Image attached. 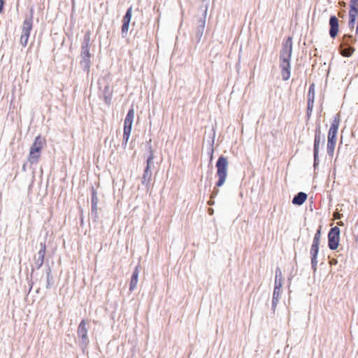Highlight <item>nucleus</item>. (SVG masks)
<instances>
[{"mask_svg": "<svg viewBox=\"0 0 358 358\" xmlns=\"http://www.w3.org/2000/svg\"><path fill=\"white\" fill-rule=\"evenodd\" d=\"M292 53V37L289 36L282 43L280 50V59L281 75L283 80H287L290 78L291 65L290 60Z\"/></svg>", "mask_w": 358, "mask_h": 358, "instance_id": "1", "label": "nucleus"}, {"mask_svg": "<svg viewBox=\"0 0 358 358\" xmlns=\"http://www.w3.org/2000/svg\"><path fill=\"white\" fill-rule=\"evenodd\" d=\"M340 115L336 114L334 117L333 122L328 132L327 152L330 157H332L334 152L335 145L336 143V136L340 124Z\"/></svg>", "mask_w": 358, "mask_h": 358, "instance_id": "2", "label": "nucleus"}, {"mask_svg": "<svg viewBox=\"0 0 358 358\" xmlns=\"http://www.w3.org/2000/svg\"><path fill=\"white\" fill-rule=\"evenodd\" d=\"M147 149L149 152V155L147 158L146 161V166L144 169L143 176L141 178V183L143 185H144L146 189L148 190L150 187V182L152 179V171H151V166L154 164V152L152 148V145L150 142L147 143Z\"/></svg>", "mask_w": 358, "mask_h": 358, "instance_id": "3", "label": "nucleus"}, {"mask_svg": "<svg viewBox=\"0 0 358 358\" xmlns=\"http://www.w3.org/2000/svg\"><path fill=\"white\" fill-rule=\"evenodd\" d=\"M45 143L44 138L40 135L35 138V140L31 145L27 160L31 164H36L38 163L41 155L43 145Z\"/></svg>", "mask_w": 358, "mask_h": 358, "instance_id": "4", "label": "nucleus"}, {"mask_svg": "<svg viewBox=\"0 0 358 358\" xmlns=\"http://www.w3.org/2000/svg\"><path fill=\"white\" fill-rule=\"evenodd\" d=\"M90 31H87L85 34L84 42L82 45L81 57L80 64L83 71L90 73Z\"/></svg>", "mask_w": 358, "mask_h": 358, "instance_id": "5", "label": "nucleus"}, {"mask_svg": "<svg viewBox=\"0 0 358 358\" xmlns=\"http://www.w3.org/2000/svg\"><path fill=\"white\" fill-rule=\"evenodd\" d=\"M227 159L224 156H220L216 162L217 175L219 178L216 182V187H219L224 185L227 176Z\"/></svg>", "mask_w": 358, "mask_h": 358, "instance_id": "6", "label": "nucleus"}, {"mask_svg": "<svg viewBox=\"0 0 358 358\" xmlns=\"http://www.w3.org/2000/svg\"><path fill=\"white\" fill-rule=\"evenodd\" d=\"M324 143V136L322 135L321 129H320V124H318V125L315 129L314 145H313V157H314L313 166H314L315 169L317 167V166L319 164V147H320V145L321 143L323 144Z\"/></svg>", "mask_w": 358, "mask_h": 358, "instance_id": "7", "label": "nucleus"}, {"mask_svg": "<svg viewBox=\"0 0 358 358\" xmlns=\"http://www.w3.org/2000/svg\"><path fill=\"white\" fill-rule=\"evenodd\" d=\"M86 320H83L78 327V336L80 340V345L82 350L84 354L88 355V350L87 347V329L85 327Z\"/></svg>", "mask_w": 358, "mask_h": 358, "instance_id": "8", "label": "nucleus"}, {"mask_svg": "<svg viewBox=\"0 0 358 358\" xmlns=\"http://www.w3.org/2000/svg\"><path fill=\"white\" fill-rule=\"evenodd\" d=\"M340 229L338 227H332L328 233V246L330 250H336L339 245Z\"/></svg>", "mask_w": 358, "mask_h": 358, "instance_id": "9", "label": "nucleus"}, {"mask_svg": "<svg viewBox=\"0 0 358 358\" xmlns=\"http://www.w3.org/2000/svg\"><path fill=\"white\" fill-rule=\"evenodd\" d=\"M40 246H41L40 250L38 252V257L37 258L35 257V259H35V263H34L35 266H32V268L31 269V273H30L31 278L33 276V273L34 272L35 268L39 269L44 264V259H45V251H46L45 243V242L41 243Z\"/></svg>", "mask_w": 358, "mask_h": 358, "instance_id": "10", "label": "nucleus"}, {"mask_svg": "<svg viewBox=\"0 0 358 358\" xmlns=\"http://www.w3.org/2000/svg\"><path fill=\"white\" fill-rule=\"evenodd\" d=\"M348 22H358V0H350Z\"/></svg>", "mask_w": 358, "mask_h": 358, "instance_id": "11", "label": "nucleus"}, {"mask_svg": "<svg viewBox=\"0 0 358 358\" xmlns=\"http://www.w3.org/2000/svg\"><path fill=\"white\" fill-rule=\"evenodd\" d=\"M319 245L320 243H312L310 250V255L311 257V267L314 272L317 270V255L319 252Z\"/></svg>", "mask_w": 358, "mask_h": 358, "instance_id": "12", "label": "nucleus"}, {"mask_svg": "<svg viewBox=\"0 0 358 358\" xmlns=\"http://www.w3.org/2000/svg\"><path fill=\"white\" fill-rule=\"evenodd\" d=\"M32 24H23L22 34L20 36V43L23 47H25L27 45L30 31L32 29Z\"/></svg>", "mask_w": 358, "mask_h": 358, "instance_id": "13", "label": "nucleus"}, {"mask_svg": "<svg viewBox=\"0 0 358 358\" xmlns=\"http://www.w3.org/2000/svg\"><path fill=\"white\" fill-rule=\"evenodd\" d=\"M139 273H140V265L138 264L135 267V268L133 271L131 278V281H130V285H129V290L131 292L134 291L136 288V286L138 284V280Z\"/></svg>", "mask_w": 358, "mask_h": 358, "instance_id": "14", "label": "nucleus"}, {"mask_svg": "<svg viewBox=\"0 0 358 358\" xmlns=\"http://www.w3.org/2000/svg\"><path fill=\"white\" fill-rule=\"evenodd\" d=\"M134 118V108H130L126 115L124 122V128L125 129H132L133 121Z\"/></svg>", "mask_w": 358, "mask_h": 358, "instance_id": "15", "label": "nucleus"}, {"mask_svg": "<svg viewBox=\"0 0 358 358\" xmlns=\"http://www.w3.org/2000/svg\"><path fill=\"white\" fill-rule=\"evenodd\" d=\"M307 194L305 192H300L297 193L292 199V203L297 206L302 205L307 199Z\"/></svg>", "mask_w": 358, "mask_h": 358, "instance_id": "16", "label": "nucleus"}, {"mask_svg": "<svg viewBox=\"0 0 358 358\" xmlns=\"http://www.w3.org/2000/svg\"><path fill=\"white\" fill-rule=\"evenodd\" d=\"M280 296V290L273 289V298H272V309H273V312L275 311V308L279 302Z\"/></svg>", "mask_w": 358, "mask_h": 358, "instance_id": "17", "label": "nucleus"}, {"mask_svg": "<svg viewBox=\"0 0 358 358\" xmlns=\"http://www.w3.org/2000/svg\"><path fill=\"white\" fill-rule=\"evenodd\" d=\"M329 35L331 38H335L338 32L339 24H330Z\"/></svg>", "mask_w": 358, "mask_h": 358, "instance_id": "18", "label": "nucleus"}, {"mask_svg": "<svg viewBox=\"0 0 358 358\" xmlns=\"http://www.w3.org/2000/svg\"><path fill=\"white\" fill-rule=\"evenodd\" d=\"M132 16V6H131L127 8L125 15H124L122 22H131Z\"/></svg>", "mask_w": 358, "mask_h": 358, "instance_id": "19", "label": "nucleus"}, {"mask_svg": "<svg viewBox=\"0 0 358 358\" xmlns=\"http://www.w3.org/2000/svg\"><path fill=\"white\" fill-rule=\"evenodd\" d=\"M315 101V85L311 84L308 92V101L314 102Z\"/></svg>", "mask_w": 358, "mask_h": 358, "instance_id": "20", "label": "nucleus"}, {"mask_svg": "<svg viewBox=\"0 0 358 358\" xmlns=\"http://www.w3.org/2000/svg\"><path fill=\"white\" fill-rule=\"evenodd\" d=\"M199 13H201V16L199 17V19L198 20V22H206V15H207V7L203 8L201 7L199 10Z\"/></svg>", "mask_w": 358, "mask_h": 358, "instance_id": "21", "label": "nucleus"}, {"mask_svg": "<svg viewBox=\"0 0 358 358\" xmlns=\"http://www.w3.org/2000/svg\"><path fill=\"white\" fill-rule=\"evenodd\" d=\"M92 199H91V201H92V211H94L96 210V205H97V203H98V198L96 196V193L94 191L93 188H92Z\"/></svg>", "mask_w": 358, "mask_h": 358, "instance_id": "22", "label": "nucleus"}, {"mask_svg": "<svg viewBox=\"0 0 358 358\" xmlns=\"http://www.w3.org/2000/svg\"><path fill=\"white\" fill-rule=\"evenodd\" d=\"M131 129L124 128L122 145L126 146L131 134Z\"/></svg>", "mask_w": 358, "mask_h": 358, "instance_id": "23", "label": "nucleus"}, {"mask_svg": "<svg viewBox=\"0 0 358 358\" xmlns=\"http://www.w3.org/2000/svg\"><path fill=\"white\" fill-rule=\"evenodd\" d=\"M354 51V49L351 47H347L341 50V54L344 57H350Z\"/></svg>", "mask_w": 358, "mask_h": 358, "instance_id": "24", "label": "nucleus"}, {"mask_svg": "<svg viewBox=\"0 0 358 358\" xmlns=\"http://www.w3.org/2000/svg\"><path fill=\"white\" fill-rule=\"evenodd\" d=\"M53 285H54L53 276L52 275H46V285H45V287L48 289H50L52 288Z\"/></svg>", "mask_w": 358, "mask_h": 358, "instance_id": "25", "label": "nucleus"}, {"mask_svg": "<svg viewBox=\"0 0 358 358\" xmlns=\"http://www.w3.org/2000/svg\"><path fill=\"white\" fill-rule=\"evenodd\" d=\"M321 238V229H318L314 236L313 243H320Z\"/></svg>", "mask_w": 358, "mask_h": 358, "instance_id": "26", "label": "nucleus"}, {"mask_svg": "<svg viewBox=\"0 0 358 358\" xmlns=\"http://www.w3.org/2000/svg\"><path fill=\"white\" fill-rule=\"evenodd\" d=\"M130 24H122V37H125L127 34Z\"/></svg>", "mask_w": 358, "mask_h": 358, "instance_id": "27", "label": "nucleus"}, {"mask_svg": "<svg viewBox=\"0 0 358 358\" xmlns=\"http://www.w3.org/2000/svg\"><path fill=\"white\" fill-rule=\"evenodd\" d=\"M282 280H279L278 279H275L274 289H278V290L281 289V287L282 285Z\"/></svg>", "mask_w": 358, "mask_h": 358, "instance_id": "28", "label": "nucleus"}, {"mask_svg": "<svg viewBox=\"0 0 358 358\" xmlns=\"http://www.w3.org/2000/svg\"><path fill=\"white\" fill-rule=\"evenodd\" d=\"M314 106V102L312 101H308L307 104V114L308 115H310L313 111Z\"/></svg>", "mask_w": 358, "mask_h": 358, "instance_id": "29", "label": "nucleus"}, {"mask_svg": "<svg viewBox=\"0 0 358 358\" xmlns=\"http://www.w3.org/2000/svg\"><path fill=\"white\" fill-rule=\"evenodd\" d=\"M275 279H278V280H282V271L280 270V268H277L275 269Z\"/></svg>", "mask_w": 358, "mask_h": 358, "instance_id": "30", "label": "nucleus"}, {"mask_svg": "<svg viewBox=\"0 0 358 358\" xmlns=\"http://www.w3.org/2000/svg\"><path fill=\"white\" fill-rule=\"evenodd\" d=\"M329 22H340L335 15H331L329 17Z\"/></svg>", "mask_w": 358, "mask_h": 358, "instance_id": "31", "label": "nucleus"}, {"mask_svg": "<svg viewBox=\"0 0 358 358\" xmlns=\"http://www.w3.org/2000/svg\"><path fill=\"white\" fill-rule=\"evenodd\" d=\"M45 274L46 275H52L51 268L48 264L45 265Z\"/></svg>", "mask_w": 358, "mask_h": 358, "instance_id": "32", "label": "nucleus"}, {"mask_svg": "<svg viewBox=\"0 0 358 358\" xmlns=\"http://www.w3.org/2000/svg\"><path fill=\"white\" fill-rule=\"evenodd\" d=\"M219 192V190L217 189H214L212 194H211V199L214 198L215 196H216L217 195Z\"/></svg>", "mask_w": 358, "mask_h": 358, "instance_id": "33", "label": "nucleus"}, {"mask_svg": "<svg viewBox=\"0 0 358 358\" xmlns=\"http://www.w3.org/2000/svg\"><path fill=\"white\" fill-rule=\"evenodd\" d=\"M3 6H4V1L3 0H0V13L3 10Z\"/></svg>", "mask_w": 358, "mask_h": 358, "instance_id": "34", "label": "nucleus"}, {"mask_svg": "<svg viewBox=\"0 0 358 358\" xmlns=\"http://www.w3.org/2000/svg\"><path fill=\"white\" fill-rule=\"evenodd\" d=\"M204 25H205V24H202L199 27V31L203 32V29H204ZM201 35H202V33H201Z\"/></svg>", "mask_w": 358, "mask_h": 358, "instance_id": "35", "label": "nucleus"}, {"mask_svg": "<svg viewBox=\"0 0 358 358\" xmlns=\"http://www.w3.org/2000/svg\"><path fill=\"white\" fill-rule=\"evenodd\" d=\"M208 205L211 206V205L214 204V201L212 199H210V201H208Z\"/></svg>", "mask_w": 358, "mask_h": 358, "instance_id": "36", "label": "nucleus"}, {"mask_svg": "<svg viewBox=\"0 0 358 358\" xmlns=\"http://www.w3.org/2000/svg\"><path fill=\"white\" fill-rule=\"evenodd\" d=\"M22 170L24 171H26V164H24L23 166H22Z\"/></svg>", "mask_w": 358, "mask_h": 358, "instance_id": "37", "label": "nucleus"}, {"mask_svg": "<svg viewBox=\"0 0 358 358\" xmlns=\"http://www.w3.org/2000/svg\"><path fill=\"white\" fill-rule=\"evenodd\" d=\"M336 260H335V259H332L331 261V264H336Z\"/></svg>", "mask_w": 358, "mask_h": 358, "instance_id": "38", "label": "nucleus"}, {"mask_svg": "<svg viewBox=\"0 0 358 358\" xmlns=\"http://www.w3.org/2000/svg\"><path fill=\"white\" fill-rule=\"evenodd\" d=\"M355 33H356V34H358V24H357V26L356 27Z\"/></svg>", "mask_w": 358, "mask_h": 358, "instance_id": "39", "label": "nucleus"}, {"mask_svg": "<svg viewBox=\"0 0 358 358\" xmlns=\"http://www.w3.org/2000/svg\"><path fill=\"white\" fill-rule=\"evenodd\" d=\"M209 210H210V213L213 212V209H209Z\"/></svg>", "mask_w": 358, "mask_h": 358, "instance_id": "40", "label": "nucleus"}, {"mask_svg": "<svg viewBox=\"0 0 358 358\" xmlns=\"http://www.w3.org/2000/svg\"><path fill=\"white\" fill-rule=\"evenodd\" d=\"M209 210H210V213L213 212V209H209Z\"/></svg>", "mask_w": 358, "mask_h": 358, "instance_id": "41", "label": "nucleus"}, {"mask_svg": "<svg viewBox=\"0 0 358 358\" xmlns=\"http://www.w3.org/2000/svg\"><path fill=\"white\" fill-rule=\"evenodd\" d=\"M338 224L341 225V224H343V223L342 222H338Z\"/></svg>", "mask_w": 358, "mask_h": 358, "instance_id": "42", "label": "nucleus"}, {"mask_svg": "<svg viewBox=\"0 0 358 358\" xmlns=\"http://www.w3.org/2000/svg\"><path fill=\"white\" fill-rule=\"evenodd\" d=\"M87 358H89V357H87Z\"/></svg>", "mask_w": 358, "mask_h": 358, "instance_id": "43", "label": "nucleus"}]
</instances>
